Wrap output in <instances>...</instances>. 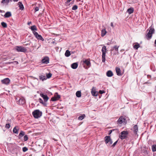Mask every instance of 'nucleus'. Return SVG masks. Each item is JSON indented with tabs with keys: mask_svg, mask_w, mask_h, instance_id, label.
I'll return each instance as SVG.
<instances>
[{
	"mask_svg": "<svg viewBox=\"0 0 156 156\" xmlns=\"http://www.w3.org/2000/svg\"><path fill=\"white\" fill-rule=\"evenodd\" d=\"M154 33V29L151 27L149 28V32L146 35V37L147 39L149 40L152 38V35Z\"/></svg>",
	"mask_w": 156,
	"mask_h": 156,
	"instance_id": "f257e3e1",
	"label": "nucleus"
},
{
	"mask_svg": "<svg viewBox=\"0 0 156 156\" xmlns=\"http://www.w3.org/2000/svg\"><path fill=\"white\" fill-rule=\"evenodd\" d=\"M16 103L19 105H23L26 103L25 100L23 97L16 98Z\"/></svg>",
	"mask_w": 156,
	"mask_h": 156,
	"instance_id": "f03ea898",
	"label": "nucleus"
},
{
	"mask_svg": "<svg viewBox=\"0 0 156 156\" xmlns=\"http://www.w3.org/2000/svg\"><path fill=\"white\" fill-rule=\"evenodd\" d=\"M107 51L106 47L105 46H104L102 48L101 50V51L102 52V62L104 63H105V56L106 53Z\"/></svg>",
	"mask_w": 156,
	"mask_h": 156,
	"instance_id": "7ed1b4c3",
	"label": "nucleus"
},
{
	"mask_svg": "<svg viewBox=\"0 0 156 156\" xmlns=\"http://www.w3.org/2000/svg\"><path fill=\"white\" fill-rule=\"evenodd\" d=\"M127 123V121L126 118L123 116H120L117 121L118 125L125 124Z\"/></svg>",
	"mask_w": 156,
	"mask_h": 156,
	"instance_id": "20e7f679",
	"label": "nucleus"
},
{
	"mask_svg": "<svg viewBox=\"0 0 156 156\" xmlns=\"http://www.w3.org/2000/svg\"><path fill=\"white\" fill-rule=\"evenodd\" d=\"M129 133L128 132L126 131H123L121 132L120 133V135H119V138L121 140L126 139L127 137V135Z\"/></svg>",
	"mask_w": 156,
	"mask_h": 156,
	"instance_id": "39448f33",
	"label": "nucleus"
},
{
	"mask_svg": "<svg viewBox=\"0 0 156 156\" xmlns=\"http://www.w3.org/2000/svg\"><path fill=\"white\" fill-rule=\"evenodd\" d=\"M42 112L39 110H34L32 112V114L35 118H38L40 117L42 115Z\"/></svg>",
	"mask_w": 156,
	"mask_h": 156,
	"instance_id": "423d86ee",
	"label": "nucleus"
},
{
	"mask_svg": "<svg viewBox=\"0 0 156 156\" xmlns=\"http://www.w3.org/2000/svg\"><path fill=\"white\" fill-rule=\"evenodd\" d=\"M105 140L106 144L108 146H109L112 144L113 142L109 136H106L105 137Z\"/></svg>",
	"mask_w": 156,
	"mask_h": 156,
	"instance_id": "0eeeda50",
	"label": "nucleus"
},
{
	"mask_svg": "<svg viewBox=\"0 0 156 156\" xmlns=\"http://www.w3.org/2000/svg\"><path fill=\"white\" fill-rule=\"evenodd\" d=\"M83 67L85 69H88L91 66V63L88 59H86L83 61Z\"/></svg>",
	"mask_w": 156,
	"mask_h": 156,
	"instance_id": "6e6552de",
	"label": "nucleus"
},
{
	"mask_svg": "<svg viewBox=\"0 0 156 156\" xmlns=\"http://www.w3.org/2000/svg\"><path fill=\"white\" fill-rule=\"evenodd\" d=\"M15 49L19 52H25L27 51V49L24 47L21 46H17L15 47Z\"/></svg>",
	"mask_w": 156,
	"mask_h": 156,
	"instance_id": "1a4fd4ad",
	"label": "nucleus"
},
{
	"mask_svg": "<svg viewBox=\"0 0 156 156\" xmlns=\"http://www.w3.org/2000/svg\"><path fill=\"white\" fill-rule=\"evenodd\" d=\"M33 33L35 37L37 39L39 40H41L42 41H44V39L42 37V36L39 34L38 33L35 31H33Z\"/></svg>",
	"mask_w": 156,
	"mask_h": 156,
	"instance_id": "9d476101",
	"label": "nucleus"
},
{
	"mask_svg": "<svg viewBox=\"0 0 156 156\" xmlns=\"http://www.w3.org/2000/svg\"><path fill=\"white\" fill-rule=\"evenodd\" d=\"M119 46L115 45L111 49V51L112 52L114 55H116L119 53L118 48Z\"/></svg>",
	"mask_w": 156,
	"mask_h": 156,
	"instance_id": "9b49d317",
	"label": "nucleus"
},
{
	"mask_svg": "<svg viewBox=\"0 0 156 156\" xmlns=\"http://www.w3.org/2000/svg\"><path fill=\"white\" fill-rule=\"evenodd\" d=\"M10 80L9 78H6L1 80V82L2 84L8 85L9 83Z\"/></svg>",
	"mask_w": 156,
	"mask_h": 156,
	"instance_id": "f8f14e48",
	"label": "nucleus"
},
{
	"mask_svg": "<svg viewBox=\"0 0 156 156\" xmlns=\"http://www.w3.org/2000/svg\"><path fill=\"white\" fill-rule=\"evenodd\" d=\"M40 95L43 98L45 102H47L49 98L46 94H40Z\"/></svg>",
	"mask_w": 156,
	"mask_h": 156,
	"instance_id": "ddd939ff",
	"label": "nucleus"
},
{
	"mask_svg": "<svg viewBox=\"0 0 156 156\" xmlns=\"http://www.w3.org/2000/svg\"><path fill=\"white\" fill-rule=\"evenodd\" d=\"M42 63L47 64L49 63V58L47 57H45L42 60Z\"/></svg>",
	"mask_w": 156,
	"mask_h": 156,
	"instance_id": "4468645a",
	"label": "nucleus"
},
{
	"mask_svg": "<svg viewBox=\"0 0 156 156\" xmlns=\"http://www.w3.org/2000/svg\"><path fill=\"white\" fill-rule=\"evenodd\" d=\"M133 130L134 134H136L138 130V128L137 125H134L133 128Z\"/></svg>",
	"mask_w": 156,
	"mask_h": 156,
	"instance_id": "2eb2a0df",
	"label": "nucleus"
},
{
	"mask_svg": "<svg viewBox=\"0 0 156 156\" xmlns=\"http://www.w3.org/2000/svg\"><path fill=\"white\" fill-rule=\"evenodd\" d=\"M113 74L111 70L108 71L106 73V75L107 76L111 77L113 76Z\"/></svg>",
	"mask_w": 156,
	"mask_h": 156,
	"instance_id": "dca6fc26",
	"label": "nucleus"
},
{
	"mask_svg": "<svg viewBox=\"0 0 156 156\" xmlns=\"http://www.w3.org/2000/svg\"><path fill=\"white\" fill-rule=\"evenodd\" d=\"M115 69L117 75L118 76H121L122 75V74L121 72L120 69L119 68L116 67Z\"/></svg>",
	"mask_w": 156,
	"mask_h": 156,
	"instance_id": "f3484780",
	"label": "nucleus"
},
{
	"mask_svg": "<svg viewBox=\"0 0 156 156\" xmlns=\"http://www.w3.org/2000/svg\"><path fill=\"white\" fill-rule=\"evenodd\" d=\"M78 66V64L77 63L75 62L72 64L71 65V68L74 69H75Z\"/></svg>",
	"mask_w": 156,
	"mask_h": 156,
	"instance_id": "a211bd4d",
	"label": "nucleus"
},
{
	"mask_svg": "<svg viewBox=\"0 0 156 156\" xmlns=\"http://www.w3.org/2000/svg\"><path fill=\"white\" fill-rule=\"evenodd\" d=\"M107 33V32L105 29H102L101 30V37H104L105 35Z\"/></svg>",
	"mask_w": 156,
	"mask_h": 156,
	"instance_id": "6ab92c4d",
	"label": "nucleus"
},
{
	"mask_svg": "<svg viewBox=\"0 0 156 156\" xmlns=\"http://www.w3.org/2000/svg\"><path fill=\"white\" fill-rule=\"evenodd\" d=\"M10 0H2L1 3L5 5H7L9 2Z\"/></svg>",
	"mask_w": 156,
	"mask_h": 156,
	"instance_id": "aec40b11",
	"label": "nucleus"
},
{
	"mask_svg": "<svg viewBox=\"0 0 156 156\" xmlns=\"http://www.w3.org/2000/svg\"><path fill=\"white\" fill-rule=\"evenodd\" d=\"M18 4L20 9L22 10H23L24 9V7L22 3L20 2H19Z\"/></svg>",
	"mask_w": 156,
	"mask_h": 156,
	"instance_id": "412c9836",
	"label": "nucleus"
},
{
	"mask_svg": "<svg viewBox=\"0 0 156 156\" xmlns=\"http://www.w3.org/2000/svg\"><path fill=\"white\" fill-rule=\"evenodd\" d=\"M11 12H7L4 15V17L5 18H8L11 16Z\"/></svg>",
	"mask_w": 156,
	"mask_h": 156,
	"instance_id": "4be33fe9",
	"label": "nucleus"
},
{
	"mask_svg": "<svg viewBox=\"0 0 156 156\" xmlns=\"http://www.w3.org/2000/svg\"><path fill=\"white\" fill-rule=\"evenodd\" d=\"M134 10V9L131 7L127 9V12L129 14H130L133 12Z\"/></svg>",
	"mask_w": 156,
	"mask_h": 156,
	"instance_id": "5701e85b",
	"label": "nucleus"
},
{
	"mask_svg": "<svg viewBox=\"0 0 156 156\" xmlns=\"http://www.w3.org/2000/svg\"><path fill=\"white\" fill-rule=\"evenodd\" d=\"M72 0H67V1L65 2V4L66 5L69 6L70 4H73L74 3V0H73L72 2H71L70 3V2Z\"/></svg>",
	"mask_w": 156,
	"mask_h": 156,
	"instance_id": "b1692460",
	"label": "nucleus"
},
{
	"mask_svg": "<svg viewBox=\"0 0 156 156\" xmlns=\"http://www.w3.org/2000/svg\"><path fill=\"white\" fill-rule=\"evenodd\" d=\"M71 55L70 52L69 50H67L65 53V55L66 57H69Z\"/></svg>",
	"mask_w": 156,
	"mask_h": 156,
	"instance_id": "393cba45",
	"label": "nucleus"
},
{
	"mask_svg": "<svg viewBox=\"0 0 156 156\" xmlns=\"http://www.w3.org/2000/svg\"><path fill=\"white\" fill-rule=\"evenodd\" d=\"M16 126H15L13 129V132L16 134H18V131L19 130V129L17 128Z\"/></svg>",
	"mask_w": 156,
	"mask_h": 156,
	"instance_id": "a878e982",
	"label": "nucleus"
},
{
	"mask_svg": "<svg viewBox=\"0 0 156 156\" xmlns=\"http://www.w3.org/2000/svg\"><path fill=\"white\" fill-rule=\"evenodd\" d=\"M76 96L77 97L80 98L81 96V92L80 91H78L76 93Z\"/></svg>",
	"mask_w": 156,
	"mask_h": 156,
	"instance_id": "bb28decb",
	"label": "nucleus"
},
{
	"mask_svg": "<svg viewBox=\"0 0 156 156\" xmlns=\"http://www.w3.org/2000/svg\"><path fill=\"white\" fill-rule=\"evenodd\" d=\"M140 47V44L137 43H136L133 46V47L136 49H137Z\"/></svg>",
	"mask_w": 156,
	"mask_h": 156,
	"instance_id": "cd10ccee",
	"label": "nucleus"
},
{
	"mask_svg": "<svg viewBox=\"0 0 156 156\" xmlns=\"http://www.w3.org/2000/svg\"><path fill=\"white\" fill-rule=\"evenodd\" d=\"M85 117V115L84 114L82 115H81L78 117V119L79 120H81L83 119Z\"/></svg>",
	"mask_w": 156,
	"mask_h": 156,
	"instance_id": "c85d7f7f",
	"label": "nucleus"
},
{
	"mask_svg": "<svg viewBox=\"0 0 156 156\" xmlns=\"http://www.w3.org/2000/svg\"><path fill=\"white\" fill-rule=\"evenodd\" d=\"M30 29L32 31H34V30H37V29L36 26L33 25L31 27Z\"/></svg>",
	"mask_w": 156,
	"mask_h": 156,
	"instance_id": "c756f323",
	"label": "nucleus"
},
{
	"mask_svg": "<svg viewBox=\"0 0 156 156\" xmlns=\"http://www.w3.org/2000/svg\"><path fill=\"white\" fill-rule=\"evenodd\" d=\"M39 101L40 103L43 104L44 106L46 105V103L45 102H44L43 100L41 98H39Z\"/></svg>",
	"mask_w": 156,
	"mask_h": 156,
	"instance_id": "7c9ffc66",
	"label": "nucleus"
},
{
	"mask_svg": "<svg viewBox=\"0 0 156 156\" xmlns=\"http://www.w3.org/2000/svg\"><path fill=\"white\" fill-rule=\"evenodd\" d=\"M39 77H40V79L41 80L43 81L44 80H45L46 79V78L45 76H44L43 75H41V76H40Z\"/></svg>",
	"mask_w": 156,
	"mask_h": 156,
	"instance_id": "2f4dec72",
	"label": "nucleus"
},
{
	"mask_svg": "<svg viewBox=\"0 0 156 156\" xmlns=\"http://www.w3.org/2000/svg\"><path fill=\"white\" fill-rule=\"evenodd\" d=\"M152 149L153 152L156 151V145H153L152 146Z\"/></svg>",
	"mask_w": 156,
	"mask_h": 156,
	"instance_id": "473e14b6",
	"label": "nucleus"
},
{
	"mask_svg": "<svg viewBox=\"0 0 156 156\" xmlns=\"http://www.w3.org/2000/svg\"><path fill=\"white\" fill-rule=\"evenodd\" d=\"M1 25L4 28H6L7 27V25L6 23L4 22H2L1 23Z\"/></svg>",
	"mask_w": 156,
	"mask_h": 156,
	"instance_id": "72a5a7b5",
	"label": "nucleus"
},
{
	"mask_svg": "<svg viewBox=\"0 0 156 156\" xmlns=\"http://www.w3.org/2000/svg\"><path fill=\"white\" fill-rule=\"evenodd\" d=\"M24 135V132L23 131H21L19 136L20 137L23 136Z\"/></svg>",
	"mask_w": 156,
	"mask_h": 156,
	"instance_id": "f704fd0d",
	"label": "nucleus"
},
{
	"mask_svg": "<svg viewBox=\"0 0 156 156\" xmlns=\"http://www.w3.org/2000/svg\"><path fill=\"white\" fill-rule=\"evenodd\" d=\"M91 93L94 96H96L97 95V94H96V92L95 90H92L91 91Z\"/></svg>",
	"mask_w": 156,
	"mask_h": 156,
	"instance_id": "c9c22d12",
	"label": "nucleus"
},
{
	"mask_svg": "<svg viewBox=\"0 0 156 156\" xmlns=\"http://www.w3.org/2000/svg\"><path fill=\"white\" fill-rule=\"evenodd\" d=\"M51 101H55L58 100L57 98L55 97V96H54L51 98Z\"/></svg>",
	"mask_w": 156,
	"mask_h": 156,
	"instance_id": "e433bc0d",
	"label": "nucleus"
},
{
	"mask_svg": "<svg viewBox=\"0 0 156 156\" xmlns=\"http://www.w3.org/2000/svg\"><path fill=\"white\" fill-rule=\"evenodd\" d=\"M78 8V6L77 5H74L72 8V9L73 10H76Z\"/></svg>",
	"mask_w": 156,
	"mask_h": 156,
	"instance_id": "4c0bfd02",
	"label": "nucleus"
},
{
	"mask_svg": "<svg viewBox=\"0 0 156 156\" xmlns=\"http://www.w3.org/2000/svg\"><path fill=\"white\" fill-rule=\"evenodd\" d=\"M22 150L23 152H25L28 151V149L26 147H24L23 148Z\"/></svg>",
	"mask_w": 156,
	"mask_h": 156,
	"instance_id": "58836bf2",
	"label": "nucleus"
},
{
	"mask_svg": "<svg viewBox=\"0 0 156 156\" xmlns=\"http://www.w3.org/2000/svg\"><path fill=\"white\" fill-rule=\"evenodd\" d=\"M28 137L27 135H25L24 136V140L25 141H26L27 140Z\"/></svg>",
	"mask_w": 156,
	"mask_h": 156,
	"instance_id": "ea45409f",
	"label": "nucleus"
},
{
	"mask_svg": "<svg viewBox=\"0 0 156 156\" xmlns=\"http://www.w3.org/2000/svg\"><path fill=\"white\" fill-rule=\"evenodd\" d=\"M46 76H47V77L48 78H49L51 76L52 74L51 73H49L48 74L46 75Z\"/></svg>",
	"mask_w": 156,
	"mask_h": 156,
	"instance_id": "a19ab883",
	"label": "nucleus"
},
{
	"mask_svg": "<svg viewBox=\"0 0 156 156\" xmlns=\"http://www.w3.org/2000/svg\"><path fill=\"white\" fill-rule=\"evenodd\" d=\"M34 10L35 12L39 10V7L38 6H36L34 7Z\"/></svg>",
	"mask_w": 156,
	"mask_h": 156,
	"instance_id": "79ce46f5",
	"label": "nucleus"
},
{
	"mask_svg": "<svg viewBox=\"0 0 156 156\" xmlns=\"http://www.w3.org/2000/svg\"><path fill=\"white\" fill-rule=\"evenodd\" d=\"M5 127L7 129H9L10 127V125L9 123L6 124L5 126Z\"/></svg>",
	"mask_w": 156,
	"mask_h": 156,
	"instance_id": "37998d69",
	"label": "nucleus"
},
{
	"mask_svg": "<svg viewBox=\"0 0 156 156\" xmlns=\"http://www.w3.org/2000/svg\"><path fill=\"white\" fill-rule=\"evenodd\" d=\"M100 94H102L105 93V91L104 90H100L99 91Z\"/></svg>",
	"mask_w": 156,
	"mask_h": 156,
	"instance_id": "c03bdc74",
	"label": "nucleus"
},
{
	"mask_svg": "<svg viewBox=\"0 0 156 156\" xmlns=\"http://www.w3.org/2000/svg\"><path fill=\"white\" fill-rule=\"evenodd\" d=\"M118 141V140H117L115 142H114V144L112 145V147H114L115 146V145H116Z\"/></svg>",
	"mask_w": 156,
	"mask_h": 156,
	"instance_id": "a18cd8bd",
	"label": "nucleus"
},
{
	"mask_svg": "<svg viewBox=\"0 0 156 156\" xmlns=\"http://www.w3.org/2000/svg\"><path fill=\"white\" fill-rule=\"evenodd\" d=\"M55 94H57V95L55 96V97L57 98L58 100L60 98V96L59 95H58L57 93H56Z\"/></svg>",
	"mask_w": 156,
	"mask_h": 156,
	"instance_id": "49530a36",
	"label": "nucleus"
},
{
	"mask_svg": "<svg viewBox=\"0 0 156 156\" xmlns=\"http://www.w3.org/2000/svg\"><path fill=\"white\" fill-rule=\"evenodd\" d=\"M112 130H110L109 131V134L110 135V134L112 133Z\"/></svg>",
	"mask_w": 156,
	"mask_h": 156,
	"instance_id": "de8ad7c7",
	"label": "nucleus"
},
{
	"mask_svg": "<svg viewBox=\"0 0 156 156\" xmlns=\"http://www.w3.org/2000/svg\"><path fill=\"white\" fill-rule=\"evenodd\" d=\"M111 26L112 27H114V26H113V23L112 22L111 23Z\"/></svg>",
	"mask_w": 156,
	"mask_h": 156,
	"instance_id": "09e8293b",
	"label": "nucleus"
},
{
	"mask_svg": "<svg viewBox=\"0 0 156 156\" xmlns=\"http://www.w3.org/2000/svg\"><path fill=\"white\" fill-rule=\"evenodd\" d=\"M14 2H17L19 0H12ZM10 1H12V0H10Z\"/></svg>",
	"mask_w": 156,
	"mask_h": 156,
	"instance_id": "8fccbe9b",
	"label": "nucleus"
},
{
	"mask_svg": "<svg viewBox=\"0 0 156 156\" xmlns=\"http://www.w3.org/2000/svg\"><path fill=\"white\" fill-rule=\"evenodd\" d=\"M31 22H29L27 24L28 25H29L30 24H31Z\"/></svg>",
	"mask_w": 156,
	"mask_h": 156,
	"instance_id": "3c124183",
	"label": "nucleus"
},
{
	"mask_svg": "<svg viewBox=\"0 0 156 156\" xmlns=\"http://www.w3.org/2000/svg\"><path fill=\"white\" fill-rule=\"evenodd\" d=\"M154 44L155 45V46H156V39L154 41Z\"/></svg>",
	"mask_w": 156,
	"mask_h": 156,
	"instance_id": "603ef678",
	"label": "nucleus"
},
{
	"mask_svg": "<svg viewBox=\"0 0 156 156\" xmlns=\"http://www.w3.org/2000/svg\"><path fill=\"white\" fill-rule=\"evenodd\" d=\"M16 148H17V149L19 150V149H20V147H17Z\"/></svg>",
	"mask_w": 156,
	"mask_h": 156,
	"instance_id": "864d4df0",
	"label": "nucleus"
},
{
	"mask_svg": "<svg viewBox=\"0 0 156 156\" xmlns=\"http://www.w3.org/2000/svg\"><path fill=\"white\" fill-rule=\"evenodd\" d=\"M155 91H156V85L155 86Z\"/></svg>",
	"mask_w": 156,
	"mask_h": 156,
	"instance_id": "5fc2aeb1",
	"label": "nucleus"
},
{
	"mask_svg": "<svg viewBox=\"0 0 156 156\" xmlns=\"http://www.w3.org/2000/svg\"><path fill=\"white\" fill-rule=\"evenodd\" d=\"M45 156V155H44V154H42V156Z\"/></svg>",
	"mask_w": 156,
	"mask_h": 156,
	"instance_id": "6e6d98bb",
	"label": "nucleus"
}]
</instances>
